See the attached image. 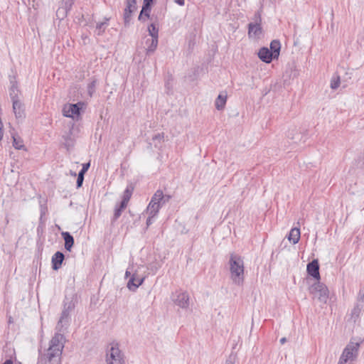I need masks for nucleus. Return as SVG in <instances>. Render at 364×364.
I'll return each instance as SVG.
<instances>
[{"label":"nucleus","instance_id":"423d86ee","mask_svg":"<svg viewBox=\"0 0 364 364\" xmlns=\"http://www.w3.org/2000/svg\"><path fill=\"white\" fill-rule=\"evenodd\" d=\"M83 106V103L66 104L63 108V114L66 117L77 119L80 116V111Z\"/></svg>","mask_w":364,"mask_h":364},{"label":"nucleus","instance_id":"e433bc0d","mask_svg":"<svg viewBox=\"0 0 364 364\" xmlns=\"http://www.w3.org/2000/svg\"><path fill=\"white\" fill-rule=\"evenodd\" d=\"M164 196H165V198L162 200L163 203H165L168 202L169 200V199H170V196H169L164 195Z\"/></svg>","mask_w":364,"mask_h":364},{"label":"nucleus","instance_id":"473e14b6","mask_svg":"<svg viewBox=\"0 0 364 364\" xmlns=\"http://www.w3.org/2000/svg\"><path fill=\"white\" fill-rule=\"evenodd\" d=\"M146 54L149 55V54H151V53H153L155 50H151V38H148L146 41Z\"/></svg>","mask_w":364,"mask_h":364},{"label":"nucleus","instance_id":"9b49d317","mask_svg":"<svg viewBox=\"0 0 364 364\" xmlns=\"http://www.w3.org/2000/svg\"><path fill=\"white\" fill-rule=\"evenodd\" d=\"M136 0H127V7L124 9V20L125 25L129 23L131 16L133 12L136 9Z\"/></svg>","mask_w":364,"mask_h":364},{"label":"nucleus","instance_id":"c756f323","mask_svg":"<svg viewBox=\"0 0 364 364\" xmlns=\"http://www.w3.org/2000/svg\"><path fill=\"white\" fill-rule=\"evenodd\" d=\"M106 24V22H101L97 24L96 28L98 31V35L101 34V33L104 31Z\"/></svg>","mask_w":364,"mask_h":364},{"label":"nucleus","instance_id":"58836bf2","mask_svg":"<svg viewBox=\"0 0 364 364\" xmlns=\"http://www.w3.org/2000/svg\"><path fill=\"white\" fill-rule=\"evenodd\" d=\"M286 338H282L280 339L281 344H284L286 342Z\"/></svg>","mask_w":364,"mask_h":364},{"label":"nucleus","instance_id":"72a5a7b5","mask_svg":"<svg viewBox=\"0 0 364 364\" xmlns=\"http://www.w3.org/2000/svg\"><path fill=\"white\" fill-rule=\"evenodd\" d=\"M90 166V163L83 164H82V169H81V171L80 172L85 174L87 171Z\"/></svg>","mask_w":364,"mask_h":364},{"label":"nucleus","instance_id":"f03ea898","mask_svg":"<svg viewBox=\"0 0 364 364\" xmlns=\"http://www.w3.org/2000/svg\"><path fill=\"white\" fill-rule=\"evenodd\" d=\"M230 279L237 285H242L244 282V262L242 257L235 254H231L229 259Z\"/></svg>","mask_w":364,"mask_h":364},{"label":"nucleus","instance_id":"412c9836","mask_svg":"<svg viewBox=\"0 0 364 364\" xmlns=\"http://www.w3.org/2000/svg\"><path fill=\"white\" fill-rule=\"evenodd\" d=\"M281 44L279 41L274 40L270 43V52L272 53L273 57L277 58L279 55Z\"/></svg>","mask_w":364,"mask_h":364},{"label":"nucleus","instance_id":"393cba45","mask_svg":"<svg viewBox=\"0 0 364 364\" xmlns=\"http://www.w3.org/2000/svg\"><path fill=\"white\" fill-rule=\"evenodd\" d=\"M151 1H152V0H144L142 9H141L140 15L139 16V20L141 19L142 15H144L146 17H149L150 5H151Z\"/></svg>","mask_w":364,"mask_h":364},{"label":"nucleus","instance_id":"39448f33","mask_svg":"<svg viewBox=\"0 0 364 364\" xmlns=\"http://www.w3.org/2000/svg\"><path fill=\"white\" fill-rule=\"evenodd\" d=\"M358 343H350L346 346L339 358L338 364H346L349 361H353L358 355Z\"/></svg>","mask_w":364,"mask_h":364},{"label":"nucleus","instance_id":"5701e85b","mask_svg":"<svg viewBox=\"0 0 364 364\" xmlns=\"http://www.w3.org/2000/svg\"><path fill=\"white\" fill-rule=\"evenodd\" d=\"M165 196L162 191L158 190L155 192V193L151 197V203H154L155 204H159L161 205L163 204V199H164Z\"/></svg>","mask_w":364,"mask_h":364},{"label":"nucleus","instance_id":"20e7f679","mask_svg":"<svg viewBox=\"0 0 364 364\" xmlns=\"http://www.w3.org/2000/svg\"><path fill=\"white\" fill-rule=\"evenodd\" d=\"M107 364H125L124 355L116 342L109 343L106 355Z\"/></svg>","mask_w":364,"mask_h":364},{"label":"nucleus","instance_id":"a19ab883","mask_svg":"<svg viewBox=\"0 0 364 364\" xmlns=\"http://www.w3.org/2000/svg\"><path fill=\"white\" fill-rule=\"evenodd\" d=\"M359 294L360 295V299L362 300L360 302H363L364 299V293L361 294V292H359Z\"/></svg>","mask_w":364,"mask_h":364},{"label":"nucleus","instance_id":"9d476101","mask_svg":"<svg viewBox=\"0 0 364 364\" xmlns=\"http://www.w3.org/2000/svg\"><path fill=\"white\" fill-rule=\"evenodd\" d=\"M161 205L159 204H155L154 203L149 202L146 209V213L149 215L148 218L146 220V225L149 226L153 223V218H155Z\"/></svg>","mask_w":364,"mask_h":364},{"label":"nucleus","instance_id":"c85d7f7f","mask_svg":"<svg viewBox=\"0 0 364 364\" xmlns=\"http://www.w3.org/2000/svg\"><path fill=\"white\" fill-rule=\"evenodd\" d=\"M127 206H122V202H121L119 206H117L114 209V220H117L122 214V212L126 208Z\"/></svg>","mask_w":364,"mask_h":364},{"label":"nucleus","instance_id":"b1692460","mask_svg":"<svg viewBox=\"0 0 364 364\" xmlns=\"http://www.w3.org/2000/svg\"><path fill=\"white\" fill-rule=\"evenodd\" d=\"M65 240V247L67 250H70L71 247L74 244L73 237L69 232L62 233Z\"/></svg>","mask_w":364,"mask_h":364},{"label":"nucleus","instance_id":"0eeeda50","mask_svg":"<svg viewBox=\"0 0 364 364\" xmlns=\"http://www.w3.org/2000/svg\"><path fill=\"white\" fill-rule=\"evenodd\" d=\"M13 103V112L14 113L15 117L18 121H22L25 117V108L24 105L22 102L21 100H14Z\"/></svg>","mask_w":364,"mask_h":364},{"label":"nucleus","instance_id":"aec40b11","mask_svg":"<svg viewBox=\"0 0 364 364\" xmlns=\"http://www.w3.org/2000/svg\"><path fill=\"white\" fill-rule=\"evenodd\" d=\"M300 230L298 228H294L290 230L288 236V240L293 244H296L300 239Z\"/></svg>","mask_w":364,"mask_h":364},{"label":"nucleus","instance_id":"6ab92c4d","mask_svg":"<svg viewBox=\"0 0 364 364\" xmlns=\"http://www.w3.org/2000/svg\"><path fill=\"white\" fill-rule=\"evenodd\" d=\"M364 307L363 302H357L354 307L353 308L350 314L351 318L353 319L354 321L359 318L361 311H363Z\"/></svg>","mask_w":364,"mask_h":364},{"label":"nucleus","instance_id":"a211bd4d","mask_svg":"<svg viewBox=\"0 0 364 364\" xmlns=\"http://www.w3.org/2000/svg\"><path fill=\"white\" fill-rule=\"evenodd\" d=\"M64 259V255L60 252H57L52 257L53 269L58 270L62 264Z\"/></svg>","mask_w":364,"mask_h":364},{"label":"nucleus","instance_id":"f8f14e48","mask_svg":"<svg viewBox=\"0 0 364 364\" xmlns=\"http://www.w3.org/2000/svg\"><path fill=\"white\" fill-rule=\"evenodd\" d=\"M74 308V304H70L67 309H65L60 316V320L57 325L58 331H61L62 328L68 323L70 311Z\"/></svg>","mask_w":364,"mask_h":364},{"label":"nucleus","instance_id":"dca6fc26","mask_svg":"<svg viewBox=\"0 0 364 364\" xmlns=\"http://www.w3.org/2000/svg\"><path fill=\"white\" fill-rule=\"evenodd\" d=\"M258 56L262 61L266 63H269L272 59H275L274 57H273L272 53L265 47L259 49Z\"/></svg>","mask_w":364,"mask_h":364},{"label":"nucleus","instance_id":"cd10ccee","mask_svg":"<svg viewBox=\"0 0 364 364\" xmlns=\"http://www.w3.org/2000/svg\"><path fill=\"white\" fill-rule=\"evenodd\" d=\"M340 77L338 75H335L331 80L330 87L331 89L336 90L340 86Z\"/></svg>","mask_w":364,"mask_h":364},{"label":"nucleus","instance_id":"ea45409f","mask_svg":"<svg viewBox=\"0 0 364 364\" xmlns=\"http://www.w3.org/2000/svg\"><path fill=\"white\" fill-rule=\"evenodd\" d=\"M359 294L360 295V299L362 300L360 302H363L364 299V293L361 294V292H359Z\"/></svg>","mask_w":364,"mask_h":364},{"label":"nucleus","instance_id":"bb28decb","mask_svg":"<svg viewBox=\"0 0 364 364\" xmlns=\"http://www.w3.org/2000/svg\"><path fill=\"white\" fill-rule=\"evenodd\" d=\"M10 97L11 100H21L19 97V90L16 85H13L10 89Z\"/></svg>","mask_w":364,"mask_h":364},{"label":"nucleus","instance_id":"4c0bfd02","mask_svg":"<svg viewBox=\"0 0 364 364\" xmlns=\"http://www.w3.org/2000/svg\"><path fill=\"white\" fill-rule=\"evenodd\" d=\"M130 275H131V271L129 269H127L126 272H125V277L127 278Z\"/></svg>","mask_w":364,"mask_h":364},{"label":"nucleus","instance_id":"2f4dec72","mask_svg":"<svg viewBox=\"0 0 364 364\" xmlns=\"http://www.w3.org/2000/svg\"><path fill=\"white\" fill-rule=\"evenodd\" d=\"M164 133H159L154 135L152 138L153 141H159V142H161L164 139Z\"/></svg>","mask_w":364,"mask_h":364},{"label":"nucleus","instance_id":"f257e3e1","mask_svg":"<svg viewBox=\"0 0 364 364\" xmlns=\"http://www.w3.org/2000/svg\"><path fill=\"white\" fill-rule=\"evenodd\" d=\"M65 342L64 336L56 333L50 341L48 348L41 356V364H60Z\"/></svg>","mask_w":364,"mask_h":364},{"label":"nucleus","instance_id":"4be33fe9","mask_svg":"<svg viewBox=\"0 0 364 364\" xmlns=\"http://www.w3.org/2000/svg\"><path fill=\"white\" fill-rule=\"evenodd\" d=\"M12 139H13V146H14V147L16 149H18V150H21V149L26 150V148H25V146H24V144H23V139L19 136H18L16 134H13L12 135Z\"/></svg>","mask_w":364,"mask_h":364},{"label":"nucleus","instance_id":"1a4fd4ad","mask_svg":"<svg viewBox=\"0 0 364 364\" xmlns=\"http://www.w3.org/2000/svg\"><path fill=\"white\" fill-rule=\"evenodd\" d=\"M148 32L151 36V50H156L158 46L159 28L155 23H151L148 27Z\"/></svg>","mask_w":364,"mask_h":364},{"label":"nucleus","instance_id":"a878e982","mask_svg":"<svg viewBox=\"0 0 364 364\" xmlns=\"http://www.w3.org/2000/svg\"><path fill=\"white\" fill-rule=\"evenodd\" d=\"M133 191V188L132 187H127L124 192L123 198H122V206H127V204L130 200Z\"/></svg>","mask_w":364,"mask_h":364},{"label":"nucleus","instance_id":"4468645a","mask_svg":"<svg viewBox=\"0 0 364 364\" xmlns=\"http://www.w3.org/2000/svg\"><path fill=\"white\" fill-rule=\"evenodd\" d=\"M309 274L315 278L317 281L320 279L319 265L316 259L313 260L307 264L306 268Z\"/></svg>","mask_w":364,"mask_h":364},{"label":"nucleus","instance_id":"2eb2a0df","mask_svg":"<svg viewBox=\"0 0 364 364\" xmlns=\"http://www.w3.org/2000/svg\"><path fill=\"white\" fill-rule=\"evenodd\" d=\"M262 34V27L259 23H250L249 24L248 35L250 38H257Z\"/></svg>","mask_w":364,"mask_h":364},{"label":"nucleus","instance_id":"c9c22d12","mask_svg":"<svg viewBox=\"0 0 364 364\" xmlns=\"http://www.w3.org/2000/svg\"><path fill=\"white\" fill-rule=\"evenodd\" d=\"M143 274H140L138 269L135 270L132 276L141 277Z\"/></svg>","mask_w":364,"mask_h":364},{"label":"nucleus","instance_id":"ddd939ff","mask_svg":"<svg viewBox=\"0 0 364 364\" xmlns=\"http://www.w3.org/2000/svg\"><path fill=\"white\" fill-rule=\"evenodd\" d=\"M146 277V274L141 277L132 276L127 282V288L131 291H136L137 288L143 284Z\"/></svg>","mask_w":364,"mask_h":364},{"label":"nucleus","instance_id":"f3484780","mask_svg":"<svg viewBox=\"0 0 364 364\" xmlns=\"http://www.w3.org/2000/svg\"><path fill=\"white\" fill-rule=\"evenodd\" d=\"M227 99H228L227 92H220L218 95V96L216 98L215 102V108L218 110H223L225 107V105L227 102Z\"/></svg>","mask_w":364,"mask_h":364},{"label":"nucleus","instance_id":"7ed1b4c3","mask_svg":"<svg viewBox=\"0 0 364 364\" xmlns=\"http://www.w3.org/2000/svg\"><path fill=\"white\" fill-rule=\"evenodd\" d=\"M309 291L313 299H316L322 304L327 303L329 297V291L323 283L319 281L314 282L309 287Z\"/></svg>","mask_w":364,"mask_h":364},{"label":"nucleus","instance_id":"6e6552de","mask_svg":"<svg viewBox=\"0 0 364 364\" xmlns=\"http://www.w3.org/2000/svg\"><path fill=\"white\" fill-rule=\"evenodd\" d=\"M189 295L186 292L177 293L173 298L174 304L182 309H187L189 306Z\"/></svg>","mask_w":364,"mask_h":364},{"label":"nucleus","instance_id":"f704fd0d","mask_svg":"<svg viewBox=\"0 0 364 364\" xmlns=\"http://www.w3.org/2000/svg\"><path fill=\"white\" fill-rule=\"evenodd\" d=\"M175 2L180 6H183L185 4V0H175Z\"/></svg>","mask_w":364,"mask_h":364},{"label":"nucleus","instance_id":"7c9ffc66","mask_svg":"<svg viewBox=\"0 0 364 364\" xmlns=\"http://www.w3.org/2000/svg\"><path fill=\"white\" fill-rule=\"evenodd\" d=\"M84 173L79 172L77 179V186L80 187L84 180Z\"/></svg>","mask_w":364,"mask_h":364}]
</instances>
